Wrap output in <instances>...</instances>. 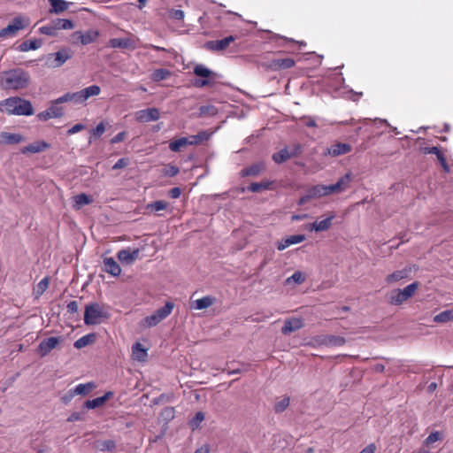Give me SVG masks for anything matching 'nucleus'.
<instances>
[{"label": "nucleus", "mask_w": 453, "mask_h": 453, "mask_svg": "<svg viewBox=\"0 0 453 453\" xmlns=\"http://www.w3.org/2000/svg\"><path fill=\"white\" fill-rule=\"evenodd\" d=\"M30 76L26 71L17 68L4 72L0 75V86L5 90H18L28 86Z\"/></svg>", "instance_id": "1"}, {"label": "nucleus", "mask_w": 453, "mask_h": 453, "mask_svg": "<svg viewBox=\"0 0 453 453\" xmlns=\"http://www.w3.org/2000/svg\"><path fill=\"white\" fill-rule=\"evenodd\" d=\"M0 109L9 115L31 116L34 108L31 103L19 96L9 97L0 103Z\"/></svg>", "instance_id": "2"}, {"label": "nucleus", "mask_w": 453, "mask_h": 453, "mask_svg": "<svg viewBox=\"0 0 453 453\" xmlns=\"http://www.w3.org/2000/svg\"><path fill=\"white\" fill-rule=\"evenodd\" d=\"M109 314L98 303H88L85 308L84 323L87 326L97 325L102 319H108Z\"/></svg>", "instance_id": "3"}, {"label": "nucleus", "mask_w": 453, "mask_h": 453, "mask_svg": "<svg viewBox=\"0 0 453 453\" xmlns=\"http://www.w3.org/2000/svg\"><path fill=\"white\" fill-rule=\"evenodd\" d=\"M418 287L419 283L418 281H414L403 289L396 288L392 290L388 295L389 303L393 305L403 304L413 296Z\"/></svg>", "instance_id": "4"}, {"label": "nucleus", "mask_w": 453, "mask_h": 453, "mask_svg": "<svg viewBox=\"0 0 453 453\" xmlns=\"http://www.w3.org/2000/svg\"><path fill=\"white\" fill-rule=\"evenodd\" d=\"M193 72L196 76L203 78L195 80L193 85L196 88L212 86L219 77L216 73L202 64L196 65Z\"/></svg>", "instance_id": "5"}, {"label": "nucleus", "mask_w": 453, "mask_h": 453, "mask_svg": "<svg viewBox=\"0 0 453 453\" xmlns=\"http://www.w3.org/2000/svg\"><path fill=\"white\" fill-rule=\"evenodd\" d=\"M73 55L72 50L61 48L57 52L49 53L44 58V65L48 68L55 69L62 66Z\"/></svg>", "instance_id": "6"}, {"label": "nucleus", "mask_w": 453, "mask_h": 453, "mask_svg": "<svg viewBox=\"0 0 453 453\" xmlns=\"http://www.w3.org/2000/svg\"><path fill=\"white\" fill-rule=\"evenodd\" d=\"M99 35L97 30H76L70 36V42L73 44L87 45L94 42Z\"/></svg>", "instance_id": "7"}, {"label": "nucleus", "mask_w": 453, "mask_h": 453, "mask_svg": "<svg viewBox=\"0 0 453 453\" xmlns=\"http://www.w3.org/2000/svg\"><path fill=\"white\" fill-rule=\"evenodd\" d=\"M63 342L61 337H49L43 339L38 345L37 353L40 357H43L50 354L51 350L56 349L58 345Z\"/></svg>", "instance_id": "8"}, {"label": "nucleus", "mask_w": 453, "mask_h": 453, "mask_svg": "<svg viewBox=\"0 0 453 453\" xmlns=\"http://www.w3.org/2000/svg\"><path fill=\"white\" fill-rule=\"evenodd\" d=\"M109 45L112 48H120L124 50H133L137 48L138 40L134 36L113 38L110 40Z\"/></svg>", "instance_id": "9"}, {"label": "nucleus", "mask_w": 453, "mask_h": 453, "mask_svg": "<svg viewBox=\"0 0 453 453\" xmlns=\"http://www.w3.org/2000/svg\"><path fill=\"white\" fill-rule=\"evenodd\" d=\"M301 151V146L299 144H296L293 146L292 150H289L288 148H284L280 150L279 152H276L273 155V160L276 164H281L286 162L291 157L297 156Z\"/></svg>", "instance_id": "10"}, {"label": "nucleus", "mask_w": 453, "mask_h": 453, "mask_svg": "<svg viewBox=\"0 0 453 453\" xmlns=\"http://www.w3.org/2000/svg\"><path fill=\"white\" fill-rule=\"evenodd\" d=\"M159 117L160 112L157 108H148L145 110H140L135 112V119L142 123L156 121L159 119Z\"/></svg>", "instance_id": "11"}, {"label": "nucleus", "mask_w": 453, "mask_h": 453, "mask_svg": "<svg viewBox=\"0 0 453 453\" xmlns=\"http://www.w3.org/2000/svg\"><path fill=\"white\" fill-rule=\"evenodd\" d=\"M64 115V110L58 104L56 103V100L52 103V104L45 111L39 112L37 114V118L40 120L46 121L52 118H59Z\"/></svg>", "instance_id": "12"}, {"label": "nucleus", "mask_w": 453, "mask_h": 453, "mask_svg": "<svg viewBox=\"0 0 453 453\" xmlns=\"http://www.w3.org/2000/svg\"><path fill=\"white\" fill-rule=\"evenodd\" d=\"M234 40V36L229 35L220 40L208 41L204 43V48L211 51H221L226 50Z\"/></svg>", "instance_id": "13"}, {"label": "nucleus", "mask_w": 453, "mask_h": 453, "mask_svg": "<svg viewBox=\"0 0 453 453\" xmlns=\"http://www.w3.org/2000/svg\"><path fill=\"white\" fill-rule=\"evenodd\" d=\"M304 326V322L302 318L292 317L285 320L284 326L281 328V333L285 335L290 334Z\"/></svg>", "instance_id": "14"}, {"label": "nucleus", "mask_w": 453, "mask_h": 453, "mask_svg": "<svg viewBox=\"0 0 453 453\" xmlns=\"http://www.w3.org/2000/svg\"><path fill=\"white\" fill-rule=\"evenodd\" d=\"M139 249H134L133 250H131L130 249H124L120 250L117 254L119 260L126 265L133 264L135 260L139 258Z\"/></svg>", "instance_id": "15"}, {"label": "nucleus", "mask_w": 453, "mask_h": 453, "mask_svg": "<svg viewBox=\"0 0 453 453\" xmlns=\"http://www.w3.org/2000/svg\"><path fill=\"white\" fill-rule=\"evenodd\" d=\"M350 151L351 146L349 144L337 142L327 148L326 154L330 155L332 157H338L341 155L347 154Z\"/></svg>", "instance_id": "16"}, {"label": "nucleus", "mask_w": 453, "mask_h": 453, "mask_svg": "<svg viewBox=\"0 0 453 453\" xmlns=\"http://www.w3.org/2000/svg\"><path fill=\"white\" fill-rule=\"evenodd\" d=\"M50 145L44 142V141H36L31 144H28L27 146H25L21 149L22 154H27V153H40L43 150L49 149Z\"/></svg>", "instance_id": "17"}, {"label": "nucleus", "mask_w": 453, "mask_h": 453, "mask_svg": "<svg viewBox=\"0 0 453 453\" xmlns=\"http://www.w3.org/2000/svg\"><path fill=\"white\" fill-rule=\"evenodd\" d=\"M104 271L112 276H119L121 273V268L113 257H104L103 260Z\"/></svg>", "instance_id": "18"}, {"label": "nucleus", "mask_w": 453, "mask_h": 453, "mask_svg": "<svg viewBox=\"0 0 453 453\" xmlns=\"http://www.w3.org/2000/svg\"><path fill=\"white\" fill-rule=\"evenodd\" d=\"M265 170V164L264 162L255 163L241 171V175L245 176H258Z\"/></svg>", "instance_id": "19"}, {"label": "nucleus", "mask_w": 453, "mask_h": 453, "mask_svg": "<svg viewBox=\"0 0 453 453\" xmlns=\"http://www.w3.org/2000/svg\"><path fill=\"white\" fill-rule=\"evenodd\" d=\"M411 272V267H405V268H403L402 270L395 271L391 274H388L386 277L385 280L388 284H392V283L397 282V281H399L401 280L409 278Z\"/></svg>", "instance_id": "20"}, {"label": "nucleus", "mask_w": 453, "mask_h": 453, "mask_svg": "<svg viewBox=\"0 0 453 453\" xmlns=\"http://www.w3.org/2000/svg\"><path fill=\"white\" fill-rule=\"evenodd\" d=\"M304 240H305L304 234L290 235L285 239H282L278 243L277 249L279 250H283L287 249L288 247H289L290 245L300 243V242H303Z\"/></svg>", "instance_id": "21"}, {"label": "nucleus", "mask_w": 453, "mask_h": 453, "mask_svg": "<svg viewBox=\"0 0 453 453\" xmlns=\"http://www.w3.org/2000/svg\"><path fill=\"white\" fill-rule=\"evenodd\" d=\"M112 395H113V393L111 391H108L103 396L96 397L92 400H87L84 403V406L87 409H95V408L100 407L103 404H104V403L107 400H109Z\"/></svg>", "instance_id": "22"}, {"label": "nucleus", "mask_w": 453, "mask_h": 453, "mask_svg": "<svg viewBox=\"0 0 453 453\" xmlns=\"http://www.w3.org/2000/svg\"><path fill=\"white\" fill-rule=\"evenodd\" d=\"M24 141V138L19 134H12L8 132H2L0 134V142L4 144H17Z\"/></svg>", "instance_id": "23"}, {"label": "nucleus", "mask_w": 453, "mask_h": 453, "mask_svg": "<svg viewBox=\"0 0 453 453\" xmlns=\"http://www.w3.org/2000/svg\"><path fill=\"white\" fill-rule=\"evenodd\" d=\"M42 44L41 39H29L22 42L18 47L17 50L21 52H26L28 50H35L39 49Z\"/></svg>", "instance_id": "24"}, {"label": "nucleus", "mask_w": 453, "mask_h": 453, "mask_svg": "<svg viewBox=\"0 0 453 453\" xmlns=\"http://www.w3.org/2000/svg\"><path fill=\"white\" fill-rule=\"evenodd\" d=\"M274 181L272 180H263L261 182H253L248 187V190L253 193H258L263 190H272L273 189Z\"/></svg>", "instance_id": "25"}, {"label": "nucleus", "mask_w": 453, "mask_h": 453, "mask_svg": "<svg viewBox=\"0 0 453 453\" xmlns=\"http://www.w3.org/2000/svg\"><path fill=\"white\" fill-rule=\"evenodd\" d=\"M294 65L295 61L290 58L273 59L271 64V67L274 70L288 69Z\"/></svg>", "instance_id": "26"}, {"label": "nucleus", "mask_w": 453, "mask_h": 453, "mask_svg": "<svg viewBox=\"0 0 453 453\" xmlns=\"http://www.w3.org/2000/svg\"><path fill=\"white\" fill-rule=\"evenodd\" d=\"M96 340V334L95 333L88 334L76 340L73 343V347L80 349L88 345L93 344Z\"/></svg>", "instance_id": "27"}, {"label": "nucleus", "mask_w": 453, "mask_h": 453, "mask_svg": "<svg viewBox=\"0 0 453 453\" xmlns=\"http://www.w3.org/2000/svg\"><path fill=\"white\" fill-rule=\"evenodd\" d=\"M346 340L342 336L326 335L322 338L320 343L328 347L342 346Z\"/></svg>", "instance_id": "28"}, {"label": "nucleus", "mask_w": 453, "mask_h": 453, "mask_svg": "<svg viewBox=\"0 0 453 453\" xmlns=\"http://www.w3.org/2000/svg\"><path fill=\"white\" fill-rule=\"evenodd\" d=\"M95 385L91 382L86 384H79L73 389L69 390V397H73L76 395H85L94 388Z\"/></svg>", "instance_id": "29"}, {"label": "nucleus", "mask_w": 453, "mask_h": 453, "mask_svg": "<svg viewBox=\"0 0 453 453\" xmlns=\"http://www.w3.org/2000/svg\"><path fill=\"white\" fill-rule=\"evenodd\" d=\"M335 218L334 213H330L326 219L322 220H315L316 232H323L328 230L333 224V219Z\"/></svg>", "instance_id": "30"}, {"label": "nucleus", "mask_w": 453, "mask_h": 453, "mask_svg": "<svg viewBox=\"0 0 453 453\" xmlns=\"http://www.w3.org/2000/svg\"><path fill=\"white\" fill-rule=\"evenodd\" d=\"M30 25L27 17L19 15L15 17L12 23L8 24L5 28H26Z\"/></svg>", "instance_id": "31"}, {"label": "nucleus", "mask_w": 453, "mask_h": 453, "mask_svg": "<svg viewBox=\"0 0 453 453\" xmlns=\"http://www.w3.org/2000/svg\"><path fill=\"white\" fill-rule=\"evenodd\" d=\"M290 403V398L288 396H282L280 398H277L274 405H273V411L275 413H282L285 411Z\"/></svg>", "instance_id": "32"}, {"label": "nucleus", "mask_w": 453, "mask_h": 453, "mask_svg": "<svg viewBox=\"0 0 453 453\" xmlns=\"http://www.w3.org/2000/svg\"><path fill=\"white\" fill-rule=\"evenodd\" d=\"M215 301V298L212 296H203L200 299H197L194 302L192 307L196 310H203L210 307Z\"/></svg>", "instance_id": "33"}, {"label": "nucleus", "mask_w": 453, "mask_h": 453, "mask_svg": "<svg viewBox=\"0 0 453 453\" xmlns=\"http://www.w3.org/2000/svg\"><path fill=\"white\" fill-rule=\"evenodd\" d=\"M173 308H174V303L173 302H166L165 306L157 309L155 311V314L162 321L163 319L167 318L172 313Z\"/></svg>", "instance_id": "34"}, {"label": "nucleus", "mask_w": 453, "mask_h": 453, "mask_svg": "<svg viewBox=\"0 0 453 453\" xmlns=\"http://www.w3.org/2000/svg\"><path fill=\"white\" fill-rule=\"evenodd\" d=\"M50 4V12L60 13L67 10L68 3L65 0H49Z\"/></svg>", "instance_id": "35"}, {"label": "nucleus", "mask_w": 453, "mask_h": 453, "mask_svg": "<svg viewBox=\"0 0 453 453\" xmlns=\"http://www.w3.org/2000/svg\"><path fill=\"white\" fill-rule=\"evenodd\" d=\"M211 134L206 131H201L196 135H190L188 137L189 145H197L203 142V141L209 140Z\"/></svg>", "instance_id": "36"}, {"label": "nucleus", "mask_w": 453, "mask_h": 453, "mask_svg": "<svg viewBox=\"0 0 453 453\" xmlns=\"http://www.w3.org/2000/svg\"><path fill=\"white\" fill-rule=\"evenodd\" d=\"M133 355L135 359L138 361H144L147 357V349L143 348V346L136 342L134 345H133Z\"/></svg>", "instance_id": "37"}, {"label": "nucleus", "mask_w": 453, "mask_h": 453, "mask_svg": "<svg viewBox=\"0 0 453 453\" xmlns=\"http://www.w3.org/2000/svg\"><path fill=\"white\" fill-rule=\"evenodd\" d=\"M434 321L436 323H445L448 321H453V308L451 310H446L434 317Z\"/></svg>", "instance_id": "38"}, {"label": "nucleus", "mask_w": 453, "mask_h": 453, "mask_svg": "<svg viewBox=\"0 0 453 453\" xmlns=\"http://www.w3.org/2000/svg\"><path fill=\"white\" fill-rule=\"evenodd\" d=\"M188 137H181L169 143V149L173 152L180 151L183 147L189 145Z\"/></svg>", "instance_id": "39"}, {"label": "nucleus", "mask_w": 453, "mask_h": 453, "mask_svg": "<svg viewBox=\"0 0 453 453\" xmlns=\"http://www.w3.org/2000/svg\"><path fill=\"white\" fill-rule=\"evenodd\" d=\"M171 74H172V73L169 70L164 69V68H159V69H156L152 73L151 78L154 81H161L168 79L171 76Z\"/></svg>", "instance_id": "40"}, {"label": "nucleus", "mask_w": 453, "mask_h": 453, "mask_svg": "<svg viewBox=\"0 0 453 453\" xmlns=\"http://www.w3.org/2000/svg\"><path fill=\"white\" fill-rule=\"evenodd\" d=\"M81 92L85 102L91 96H98L101 92V88L97 85H91L81 89Z\"/></svg>", "instance_id": "41"}, {"label": "nucleus", "mask_w": 453, "mask_h": 453, "mask_svg": "<svg viewBox=\"0 0 453 453\" xmlns=\"http://www.w3.org/2000/svg\"><path fill=\"white\" fill-rule=\"evenodd\" d=\"M351 180H352V173H347L344 176H342V178H340L337 180L336 185H337L338 188L340 189L341 193L345 191L349 187V183L351 182Z\"/></svg>", "instance_id": "42"}, {"label": "nucleus", "mask_w": 453, "mask_h": 453, "mask_svg": "<svg viewBox=\"0 0 453 453\" xmlns=\"http://www.w3.org/2000/svg\"><path fill=\"white\" fill-rule=\"evenodd\" d=\"M310 196L311 198H319L326 196L325 185H315L308 189Z\"/></svg>", "instance_id": "43"}, {"label": "nucleus", "mask_w": 453, "mask_h": 453, "mask_svg": "<svg viewBox=\"0 0 453 453\" xmlns=\"http://www.w3.org/2000/svg\"><path fill=\"white\" fill-rule=\"evenodd\" d=\"M305 280V277L302 272L296 271L290 277L287 278L286 284H290L291 282H295L296 284H302Z\"/></svg>", "instance_id": "44"}, {"label": "nucleus", "mask_w": 453, "mask_h": 453, "mask_svg": "<svg viewBox=\"0 0 453 453\" xmlns=\"http://www.w3.org/2000/svg\"><path fill=\"white\" fill-rule=\"evenodd\" d=\"M168 206V203L165 201L158 200L148 204L147 208L151 211H159L165 210Z\"/></svg>", "instance_id": "45"}, {"label": "nucleus", "mask_w": 453, "mask_h": 453, "mask_svg": "<svg viewBox=\"0 0 453 453\" xmlns=\"http://www.w3.org/2000/svg\"><path fill=\"white\" fill-rule=\"evenodd\" d=\"M74 201L78 207H81L86 204H89L92 202V199L88 195L82 193L74 196Z\"/></svg>", "instance_id": "46"}, {"label": "nucleus", "mask_w": 453, "mask_h": 453, "mask_svg": "<svg viewBox=\"0 0 453 453\" xmlns=\"http://www.w3.org/2000/svg\"><path fill=\"white\" fill-rule=\"evenodd\" d=\"M218 111L213 105H203L199 108V113L201 116H213Z\"/></svg>", "instance_id": "47"}, {"label": "nucleus", "mask_w": 453, "mask_h": 453, "mask_svg": "<svg viewBox=\"0 0 453 453\" xmlns=\"http://www.w3.org/2000/svg\"><path fill=\"white\" fill-rule=\"evenodd\" d=\"M97 447L101 451H111L115 449V442L112 440H106L100 441Z\"/></svg>", "instance_id": "48"}, {"label": "nucleus", "mask_w": 453, "mask_h": 453, "mask_svg": "<svg viewBox=\"0 0 453 453\" xmlns=\"http://www.w3.org/2000/svg\"><path fill=\"white\" fill-rule=\"evenodd\" d=\"M179 172H180L179 168L177 166L172 165H165L164 167V169L162 170V173L165 176H169V177H173V176L177 175L179 173Z\"/></svg>", "instance_id": "49"}, {"label": "nucleus", "mask_w": 453, "mask_h": 453, "mask_svg": "<svg viewBox=\"0 0 453 453\" xmlns=\"http://www.w3.org/2000/svg\"><path fill=\"white\" fill-rule=\"evenodd\" d=\"M161 320L157 318L155 312L144 319V323L147 327H152L157 326Z\"/></svg>", "instance_id": "50"}, {"label": "nucleus", "mask_w": 453, "mask_h": 453, "mask_svg": "<svg viewBox=\"0 0 453 453\" xmlns=\"http://www.w3.org/2000/svg\"><path fill=\"white\" fill-rule=\"evenodd\" d=\"M168 17L171 19L182 20L184 19V12L181 10L171 9L168 11Z\"/></svg>", "instance_id": "51"}, {"label": "nucleus", "mask_w": 453, "mask_h": 453, "mask_svg": "<svg viewBox=\"0 0 453 453\" xmlns=\"http://www.w3.org/2000/svg\"><path fill=\"white\" fill-rule=\"evenodd\" d=\"M204 419V414L201 411L197 412L190 422L193 429L197 428L200 423Z\"/></svg>", "instance_id": "52"}, {"label": "nucleus", "mask_w": 453, "mask_h": 453, "mask_svg": "<svg viewBox=\"0 0 453 453\" xmlns=\"http://www.w3.org/2000/svg\"><path fill=\"white\" fill-rule=\"evenodd\" d=\"M49 287V279L47 277L42 279L37 284V293L42 294Z\"/></svg>", "instance_id": "53"}, {"label": "nucleus", "mask_w": 453, "mask_h": 453, "mask_svg": "<svg viewBox=\"0 0 453 453\" xmlns=\"http://www.w3.org/2000/svg\"><path fill=\"white\" fill-rule=\"evenodd\" d=\"M105 131V126L104 122H100L96 128L91 130V134L93 136L100 137Z\"/></svg>", "instance_id": "54"}, {"label": "nucleus", "mask_w": 453, "mask_h": 453, "mask_svg": "<svg viewBox=\"0 0 453 453\" xmlns=\"http://www.w3.org/2000/svg\"><path fill=\"white\" fill-rule=\"evenodd\" d=\"M129 165V159L127 157L119 158L112 166L113 170H119L127 167Z\"/></svg>", "instance_id": "55"}, {"label": "nucleus", "mask_w": 453, "mask_h": 453, "mask_svg": "<svg viewBox=\"0 0 453 453\" xmlns=\"http://www.w3.org/2000/svg\"><path fill=\"white\" fill-rule=\"evenodd\" d=\"M84 418H85V412H73L67 418V421L74 422V421L84 420Z\"/></svg>", "instance_id": "56"}, {"label": "nucleus", "mask_w": 453, "mask_h": 453, "mask_svg": "<svg viewBox=\"0 0 453 453\" xmlns=\"http://www.w3.org/2000/svg\"><path fill=\"white\" fill-rule=\"evenodd\" d=\"M325 192H326V196H328L330 194H339V193H341V191L338 188L336 183L332 184V185H325Z\"/></svg>", "instance_id": "57"}, {"label": "nucleus", "mask_w": 453, "mask_h": 453, "mask_svg": "<svg viewBox=\"0 0 453 453\" xmlns=\"http://www.w3.org/2000/svg\"><path fill=\"white\" fill-rule=\"evenodd\" d=\"M72 102H74L76 104L84 103V98L81 90L72 93Z\"/></svg>", "instance_id": "58"}, {"label": "nucleus", "mask_w": 453, "mask_h": 453, "mask_svg": "<svg viewBox=\"0 0 453 453\" xmlns=\"http://www.w3.org/2000/svg\"><path fill=\"white\" fill-rule=\"evenodd\" d=\"M441 439V434L439 432L431 433L426 438V441L427 444L434 443Z\"/></svg>", "instance_id": "59"}, {"label": "nucleus", "mask_w": 453, "mask_h": 453, "mask_svg": "<svg viewBox=\"0 0 453 453\" xmlns=\"http://www.w3.org/2000/svg\"><path fill=\"white\" fill-rule=\"evenodd\" d=\"M67 311L70 313H76L79 310V303L77 301H71L67 306Z\"/></svg>", "instance_id": "60"}, {"label": "nucleus", "mask_w": 453, "mask_h": 453, "mask_svg": "<svg viewBox=\"0 0 453 453\" xmlns=\"http://www.w3.org/2000/svg\"><path fill=\"white\" fill-rule=\"evenodd\" d=\"M83 129H85V126L83 124H75L73 127H72L68 131H67V134L69 135L71 134H76L78 132H81L82 131Z\"/></svg>", "instance_id": "61"}, {"label": "nucleus", "mask_w": 453, "mask_h": 453, "mask_svg": "<svg viewBox=\"0 0 453 453\" xmlns=\"http://www.w3.org/2000/svg\"><path fill=\"white\" fill-rule=\"evenodd\" d=\"M18 30H0V39L14 37Z\"/></svg>", "instance_id": "62"}, {"label": "nucleus", "mask_w": 453, "mask_h": 453, "mask_svg": "<svg viewBox=\"0 0 453 453\" xmlns=\"http://www.w3.org/2000/svg\"><path fill=\"white\" fill-rule=\"evenodd\" d=\"M66 102H72V93H66L62 96L58 97V99H56V103L58 104Z\"/></svg>", "instance_id": "63"}, {"label": "nucleus", "mask_w": 453, "mask_h": 453, "mask_svg": "<svg viewBox=\"0 0 453 453\" xmlns=\"http://www.w3.org/2000/svg\"><path fill=\"white\" fill-rule=\"evenodd\" d=\"M375 445L373 443H371L368 446H366L364 449H362V451H360L359 453H375Z\"/></svg>", "instance_id": "64"}]
</instances>
